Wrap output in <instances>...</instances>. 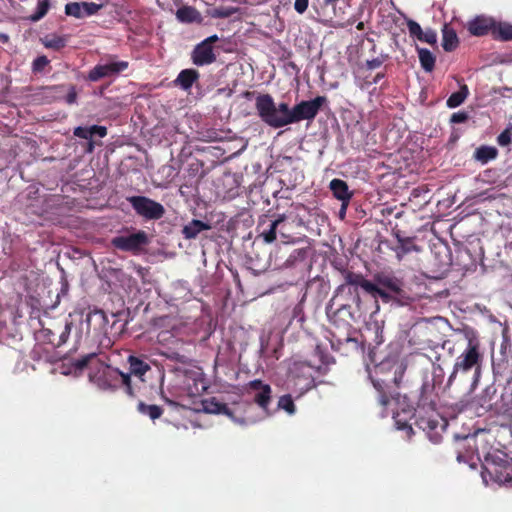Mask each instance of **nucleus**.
<instances>
[{
	"label": "nucleus",
	"mask_w": 512,
	"mask_h": 512,
	"mask_svg": "<svg viewBox=\"0 0 512 512\" xmlns=\"http://www.w3.org/2000/svg\"><path fill=\"white\" fill-rule=\"evenodd\" d=\"M242 96L247 100L255 99V108L260 119L269 127L282 128L290 124L307 120L312 121L324 105L328 103L326 96H317L311 100H303L290 107L287 102L275 103L273 97L266 93L245 91Z\"/></svg>",
	"instance_id": "nucleus-1"
},
{
	"label": "nucleus",
	"mask_w": 512,
	"mask_h": 512,
	"mask_svg": "<svg viewBox=\"0 0 512 512\" xmlns=\"http://www.w3.org/2000/svg\"><path fill=\"white\" fill-rule=\"evenodd\" d=\"M482 363L483 353L480 342L475 338H470L466 348L455 360L446 388L456 386L472 392L478 385Z\"/></svg>",
	"instance_id": "nucleus-2"
},
{
	"label": "nucleus",
	"mask_w": 512,
	"mask_h": 512,
	"mask_svg": "<svg viewBox=\"0 0 512 512\" xmlns=\"http://www.w3.org/2000/svg\"><path fill=\"white\" fill-rule=\"evenodd\" d=\"M376 290L372 292L374 298H380L384 303H395L399 306L410 305L416 300V294L400 278L389 274H377L374 278Z\"/></svg>",
	"instance_id": "nucleus-3"
},
{
	"label": "nucleus",
	"mask_w": 512,
	"mask_h": 512,
	"mask_svg": "<svg viewBox=\"0 0 512 512\" xmlns=\"http://www.w3.org/2000/svg\"><path fill=\"white\" fill-rule=\"evenodd\" d=\"M405 368L402 365H392L386 371V365L375 367L370 376L372 384L378 393L377 399L381 406L386 407L392 399L399 396L398 389L402 383Z\"/></svg>",
	"instance_id": "nucleus-4"
},
{
	"label": "nucleus",
	"mask_w": 512,
	"mask_h": 512,
	"mask_svg": "<svg viewBox=\"0 0 512 512\" xmlns=\"http://www.w3.org/2000/svg\"><path fill=\"white\" fill-rule=\"evenodd\" d=\"M127 362L129 364V373H123L116 369L114 370V373L116 374L115 379L120 381V383L125 388V392L129 396L134 397L135 392L131 385V375H134L141 381H144L143 376L151 369V367L143 359L134 355H130L127 359Z\"/></svg>",
	"instance_id": "nucleus-5"
},
{
	"label": "nucleus",
	"mask_w": 512,
	"mask_h": 512,
	"mask_svg": "<svg viewBox=\"0 0 512 512\" xmlns=\"http://www.w3.org/2000/svg\"><path fill=\"white\" fill-rule=\"evenodd\" d=\"M178 385L181 388L180 396L196 397L207 389L203 375L198 370H184L177 375Z\"/></svg>",
	"instance_id": "nucleus-6"
},
{
	"label": "nucleus",
	"mask_w": 512,
	"mask_h": 512,
	"mask_svg": "<svg viewBox=\"0 0 512 512\" xmlns=\"http://www.w3.org/2000/svg\"><path fill=\"white\" fill-rule=\"evenodd\" d=\"M126 199L136 214L147 220H158L165 214V208L161 203L146 196H130Z\"/></svg>",
	"instance_id": "nucleus-7"
},
{
	"label": "nucleus",
	"mask_w": 512,
	"mask_h": 512,
	"mask_svg": "<svg viewBox=\"0 0 512 512\" xmlns=\"http://www.w3.org/2000/svg\"><path fill=\"white\" fill-rule=\"evenodd\" d=\"M148 243L147 233L143 230L129 235L116 236L111 240L114 248L125 252H132L133 254L139 253Z\"/></svg>",
	"instance_id": "nucleus-8"
},
{
	"label": "nucleus",
	"mask_w": 512,
	"mask_h": 512,
	"mask_svg": "<svg viewBox=\"0 0 512 512\" xmlns=\"http://www.w3.org/2000/svg\"><path fill=\"white\" fill-rule=\"evenodd\" d=\"M290 381L293 382V388L299 391L300 395L309 391L315 386L312 367L304 362L294 363L291 368Z\"/></svg>",
	"instance_id": "nucleus-9"
},
{
	"label": "nucleus",
	"mask_w": 512,
	"mask_h": 512,
	"mask_svg": "<svg viewBox=\"0 0 512 512\" xmlns=\"http://www.w3.org/2000/svg\"><path fill=\"white\" fill-rule=\"evenodd\" d=\"M333 301L332 299L326 308V313L329 318V321L332 326L336 329L344 330L349 332L352 328V323L354 321V314L352 312V308L348 304H341L335 310L333 309Z\"/></svg>",
	"instance_id": "nucleus-10"
},
{
	"label": "nucleus",
	"mask_w": 512,
	"mask_h": 512,
	"mask_svg": "<svg viewBox=\"0 0 512 512\" xmlns=\"http://www.w3.org/2000/svg\"><path fill=\"white\" fill-rule=\"evenodd\" d=\"M247 396H249L255 404H257L264 411L268 410L271 403L272 389L269 384L264 383L259 379L252 380L244 386Z\"/></svg>",
	"instance_id": "nucleus-11"
},
{
	"label": "nucleus",
	"mask_w": 512,
	"mask_h": 512,
	"mask_svg": "<svg viewBox=\"0 0 512 512\" xmlns=\"http://www.w3.org/2000/svg\"><path fill=\"white\" fill-rule=\"evenodd\" d=\"M128 66L127 61H118L116 57H110L107 63L97 64L89 71L88 80L96 82L105 77L118 75L126 70Z\"/></svg>",
	"instance_id": "nucleus-12"
},
{
	"label": "nucleus",
	"mask_w": 512,
	"mask_h": 512,
	"mask_svg": "<svg viewBox=\"0 0 512 512\" xmlns=\"http://www.w3.org/2000/svg\"><path fill=\"white\" fill-rule=\"evenodd\" d=\"M285 220L286 216L284 214L278 215V217L274 220H270L267 218V216H264L259 220L257 225L259 236L265 243L274 242L277 238V232H279L282 237H286L282 230V224L285 222Z\"/></svg>",
	"instance_id": "nucleus-13"
},
{
	"label": "nucleus",
	"mask_w": 512,
	"mask_h": 512,
	"mask_svg": "<svg viewBox=\"0 0 512 512\" xmlns=\"http://www.w3.org/2000/svg\"><path fill=\"white\" fill-rule=\"evenodd\" d=\"M415 424L424 432L427 433L428 437L433 443H438L441 439L440 434L437 432L439 427V414L437 411H429L416 413L415 412Z\"/></svg>",
	"instance_id": "nucleus-14"
},
{
	"label": "nucleus",
	"mask_w": 512,
	"mask_h": 512,
	"mask_svg": "<svg viewBox=\"0 0 512 512\" xmlns=\"http://www.w3.org/2000/svg\"><path fill=\"white\" fill-rule=\"evenodd\" d=\"M468 32H512V25L481 15L469 23Z\"/></svg>",
	"instance_id": "nucleus-15"
},
{
	"label": "nucleus",
	"mask_w": 512,
	"mask_h": 512,
	"mask_svg": "<svg viewBox=\"0 0 512 512\" xmlns=\"http://www.w3.org/2000/svg\"><path fill=\"white\" fill-rule=\"evenodd\" d=\"M72 326L73 323L71 321H66L63 327L56 325L54 328H43L41 335L43 340L53 347H61L67 342Z\"/></svg>",
	"instance_id": "nucleus-16"
},
{
	"label": "nucleus",
	"mask_w": 512,
	"mask_h": 512,
	"mask_svg": "<svg viewBox=\"0 0 512 512\" xmlns=\"http://www.w3.org/2000/svg\"><path fill=\"white\" fill-rule=\"evenodd\" d=\"M344 284L338 287V290H343L345 286L354 287V291L349 289L350 293H355V300L357 303L360 302V297L357 293V288L361 287L364 291L372 295V292L376 290V286L370 280H367L362 274L347 271L344 274Z\"/></svg>",
	"instance_id": "nucleus-17"
},
{
	"label": "nucleus",
	"mask_w": 512,
	"mask_h": 512,
	"mask_svg": "<svg viewBox=\"0 0 512 512\" xmlns=\"http://www.w3.org/2000/svg\"><path fill=\"white\" fill-rule=\"evenodd\" d=\"M218 39L216 34H213L211 37L202 41L198 44L192 52V60L193 63L202 66L205 64H210L215 60V55L212 49V42Z\"/></svg>",
	"instance_id": "nucleus-18"
},
{
	"label": "nucleus",
	"mask_w": 512,
	"mask_h": 512,
	"mask_svg": "<svg viewBox=\"0 0 512 512\" xmlns=\"http://www.w3.org/2000/svg\"><path fill=\"white\" fill-rule=\"evenodd\" d=\"M435 386L433 383L424 382L420 389L419 399L417 403L416 413L436 411Z\"/></svg>",
	"instance_id": "nucleus-19"
},
{
	"label": "nucleus",
	"mask_w": 512,
	"mask_h": 512,
	"mask_svg": "<svg viewBox=\"0 0 512 512\" xmlns=\"http://www.w3.org/2000/svg\"><path fill=\"white\" fill-rule=\"evenodd\" d=\"M103 7V3L71 2L66 4L65 13L68 16H73L75 18L81 19L95 15Z\"/></svg>",
	"instance_id": "nucleus-20"
},
{
	"label": "nucleus",
	"mask_w": 512,
	"mask_h": 512,
	"mask_svg": "<svg viewBox=\"0 0 512 512\" xmlns=\"http://www.w3.org/2000/svg\"><path fill=\"white\" fill-rule=\"evenodd\" d=\"M233 407H228L226 404V416L230 417L233 421L239 424H248L251 422V417L247 415L248 410L252 409V404L249 402H233Z\"/></svg>",
	"instance_id": "nucleus-21"
},
{
	"label": "nucleus",
	"mask_w": 512,
	"mask_h": 512,
	"mask_svg": "<svg viewBox=\"0 0 512 512\" xmlns=\"http://www.w3.org/2000/svg\"><path fill=\"white\" fill-rule=\"evenodd\" d=\"M329 188L332 191L333 196L342 202V209H346L352 197V193L349 192L347 183L344 180L335 178L331 180Z\"/></svg>",
	"instance_id": "nucleus-22"
},
{
	"label": "nucleus",
	"mask_w": 512,
	"mask_h": 512,
	"mask_svg": "<svg viewBox=\"0 0 512 512\" xmlns=\"http://www.w3.org/2000/svg\"><path fill=\"white\" fill-rule=\"evenodd\" d=\"M198 78L199 73L197 70L184 69L178 74L175 80V84L181 87L183 90H188L192 87V85Z\"/></svg>",
	"instance_id": "nucleus-23"
},
{
	"label": "nucleus",
	"mask_w": 512,
	"mask_h": 512,
	"mask_svg": "<svg viewBox=\"0 0 512 512\" xmlns=\"http://www.w3.org/2000/svg\"><path fill=\"white\" fill-rule=\"evenodd\" d=\"M395 235L398 241V246L395 249L398 257L412 251H420L419 246H417L414 242V237H402L399 231Z\"/></svg>",
	"instance_id": "nucleus-24"
},
{
	"label": "nucleus",
	"mask_w": 512,
	"mask_h": 512,
	"mask_svg": "<svg viewBox=\"0 0 512 512\" xmlns=\"http://www.w3.org/2000/svg\"><path fill=\"white\" fill-rule=\"evenodd\" d=\"M498 156V150L494 146L481 145L476 148L474 152V159L481 164H487L488 162L496 159Z\"/></svg>",
	"instance_id": "nucleus-25"
},
{
	"label": "nucleus",
	"mask_w": 512,
	"mask_h": 512,
	"mask_svg": "<svg viewBox=\"0 0 512 512\" xmlns=\"http://www.w3.org/2000/svg\"><path fill=\"white\" fill-rule=\"evenodd\" d=\"M176 17L183 23H199L202 20L201 14L191 6L180 7L176 12Z\"/></svg>",
	"instance_id": "nucleus-26"
},
{
	"label": "nucleus",
	"mask_w": 512,
	"mask_h": 512,
	"mask_svg": "<svg viewBox=\"0 0 512 512\" xmlns=\"http://www.w3.org/2000/svg\"><path fill=\"white\" fill-rule=\"evenodd\" d=\"M40 40L45 48L54 51H59L64 48L68 41L65 36H59L58 34H44Z\"/></svg>",
	"instance_id": "nucleus-27"
},
{
	"label": "nucleus",
	"mask_w": 512,
	"mask_h": 512,
	"mask_svg": "<svg viewBox=\"0 0 512 512\" xmlns=\"http://www.w3.org/2000/svg\"><path fill=\"white\" fill-rule=\"evenodd\" d=\"M209 229V226L200 220H192L183 227L182 233L186 239L195 238L201 231Z\"/></svg>",
	"instance_id": "nucleus-28"
},
{
	"label": "nucleus",
	"mask_w": 512,
	"mask_h": 512,
	"mask_svg": "<svg viewBox=\"0 0 512 512\" xmlns=\"http://www.w3.org/2000/svg\"><path fill=\"white\" fill-rule=\"evenodd\" d=\"M200 403L201 410L206 413L219 414L224 412V403L218 401L215 397L202 399Z\"/></svg>",
	"instance_id": "nucleus-29"
},
{
	"label": "nucleus",
	"mask_w": 512,
	"mask_h": 512,
	"mask_svg": "<svg viewBox=\"0 0 512 512\" xmlns=\"http://www.w3.org/2000/svg\"><path fill=\"white\" fill-rule=\"evenodd\" d=\"M421 67L426 72H432L435 68V56L426 48H417Z\"/></svg>",
	"instance_id": "nucleus-30"
},
{
	"label": "nucleus",
	"mask_w": 512,
	"mask_h": 512,
	"mask_svg": "<svg viewBox=\"0 0 512 512\" xmlns=\"http://www.w3.org/2000/svg\"><path fill=\"white\" fill-rule=\"evenodd\" d=\"M139 413L148 416L151 420L159 419L163 414V409L158 405H148L142 401H139L137 405Z\"/></svg>",
	"instance_id": "nucleus-31"
},
{
	"label": "nucleus",
	"mask_w": 512,
	"mask_h": 512,
	"mask_svg": "<svg viewBox=\"0 0 512 512\" xmlns=\"http://www.w3.org/2000/svg\"><path fill=\"white\" fill-rule=\"evenodd\" d=\"M468 87L467 85H462L460 87V89L454 93H452L448 99H447V106L449 108H456L458 106H460L464 101L465 99L467 98L468 96Z\"/></svg>",
	"instance_id": "nucleus-32"
},
{
	"label": "nucleus",
	"mask_w": 512,
	"mask_h": 512,
	"mask_svg": "<svg viewBox=\"0 0 512 512\" xmlns=\"http://www.w3.org/2000/svg\"><path fill=\"white\" fill-rule=\"evenodd\" d=\"M50 8V0H38L36 11L28 16L30 21L36 22L42 19Z\"/></svg>",
	"instance_id": "nucleus-33"
},
{
	"label": "nucleus",
	"mask_w": 512,
	"mask_h": 512,
	"mask_svg": "<svg viewBox=\"0 0 512 512\" xmlns=\"http://www.w3.org/2000/svg\"><path fill=\"white\" fill-rule=\"evenodd\" d=\"M278 408L292 415L296 411V407L290 394L283 395L278 400Z\"/></svg>",
	"instance_id": "nucleus-34"
},
{
	"label": "nucleus",
	"mask_w": 512,
	"mask_h": 512,
	"mask_svg": "<svg viewBox=\"0 0 512 512\" xmlns=\"http://www.w3.org/2000/svg\"><path fill=\"white\" fill-rule=\"evenodd\" d=\"M458 34H443L442 47L446 52L454 51L459 45Z\"/></svg>",
	"instance_id": "nucleus-35"
},
{
	"label": "nucleus",
	"mask_w": 512,
	"mask_h": 512,
	"mask_svg": "<svg viewBox=\"0 0 512 512\" xmlns=\"http://www.w3.org/2000/svg\"><path fill=\"white\" fill-rule=\"evenodd\" d=\"M307 253L308 250L306 248L295 249L287 258L286 264L292 266L298 261H304L307 257Z\"/></svg>",
	"instance_id": "nucleus-36"
},
{
	"label": "nucleus",
	"mask_w": 512,
	"mask_h": 512,
	"mask_svg": "<svg viewBox=\"0 0 512 512\" xmlns=\"http://www.w3.org/2000/svg\"><path fill=\"white\" fill-rule=\"evenodd\" d=\"M49 64H50V60L46 56H44V55L38 56L32 62V72L34 74L43 73L45 68L48 67Z\"/></svg>",
	"instance_id": "nucleus-37"
},
{
	"label": "nucleus",
	"mask_w": 512,
	"mask_h": 512,
	"mask_svg": "<svg viewBox=\"0 0 512 512\" xmlns=\"http://www.w3.org/2000/svg\"><path fill=\"white\" fill-rule=\"evenodd\" d=\"M395 426L398 430L406 432V435L410 437L413 434V428L411 424L407 422L405 418L401 417V414L397 413L394 415Z\"/></svg>",
	"instance_id": "nucleus-38"
},
{
	"label": "nucleus",
	"mask_w": 512,
	"mask_h": 512,
	"mask_svg": "<svg viewBox=\"0 0 512 512\" xmlns=\"http://www.w3.org/2000/svg\"><path fill=\"white\" fill-rule=\"evenodd\" d=\"M95 357H96V353L93 352V353L86 354L79 359H76L73 363L75 370L82 371L84 368L87 367L88 363Z\"/></svg>",
	"instance_id": "nucleus-39"
},
{
	"label": "nucleus",
	"mask_w": 512,
	"mask_h": 512,
	"mask_svg": "<svg viewBox=\"0 0 512 512\" xmlns=\"http://www.w3.org/2000/svg\"><path fill=\"white\" fill-rule=\"evenodd\" d=\"M512 142V129L506 128L497 137V143L502 146H508Z\"/></svg>",
	"instance_id": "nucleus-40"
},
{
	"label": "nucleus",
	"mask_w": 512,
	"mask_h": 512,
	"mask_svg": "<svg viewBox=\"0 0 512 512\" xmlns=\"http://www.w3.org/2000/svg\"><path fill=\"white\" fill-rule=\"evenodd\" d=\"M499 468L500 467L497 466L496 464H492L490 467H487L486 469L490 475H494L499 481L506 482L511 480L510 474L506 473L505 475H503L502 473H500Z\"/></svg>",
	"instance_id": "nucleus-41"
},
{
	"label": "nucleus",
	"mask_w": 512,
	"mask_h": 512,
	"mask_svg": "<svg viewBox=\"0 0 512 512\" xmlns=\"http://www.w3.org/2000/svg\"><path fill=\"white\" fill-rule=\"evenodd\" d=\"M73 134H74V136L81 138V139H86V140L92 139L90 127L78 126L74 129Z\"/></svg>",
	"instance_id": "nucleus-42"
},
{
	"label": "nucleus",
	"mask_w": 512,
	"mask_h": 512,
	"mask_svg": "<svg viewBox=\"0 0 512 512\" xmlns=\"http://www.w3.org/2000/svg\"><path fill=\"white\" fill-rule=\"evenodd\" d=\"M469 115L465 111H459L456 113H453L450 118V122L454 124L464 123L468 120Z\"/></svg>",
	"instance_id": "nucleus-43"
},
{
	"label": "nucleus",
	"mask_w": 512,
	"mask_h": 512,
	"mask_svg": "<svg viewBox=\"0 0 512 512\" xmlns=\"http://www.w3.org/2000/svg\"><path fill=\"white\" fill-rule=\"evenodd\" d=\"M385 59H386V57L381 55L372 60H367L366 67L369 70L379 68L384 63Z\"/></svg>",
	"instance_id": "nucleus-44"
},
{
	"label": "nucleus",
	"mask_w": 512,
	"mask_h": 512,
	"mask_svg": "<svg viewBox=\"0 0 512 512\" xmlns=\"http://www.w3.org/2000/svg\"><path fill=\"white\" fill-rule=\"evenodd\" d=\"M91 137L93 135H98L101 138H104L107 135V128L105 126L100 125H92L90 126Z\"/></svg>",
	"instance_id": "nucleus-45"
},
{
	"label": "nucleus",
	"mask_w": 512,
	"mask_h": 512,
	"mask_svg": "<svg viewBox=\"0 0 512 512\" xmlns=\"http://www.w3.org/2000/svg\"><path fill=\"white\" fill-rule=\"evenodd\" d=\"M420 41L427 42L429 44H435L437 42V34H415Z\"/></svg>",
	"instance_id": "nucleus-46"
},
{
	"label": "nucleus",
	"mask_w": 512,
	"mask_h": 512,
	"mask_svg": "<svg viewBox=\"0 0 512 512\" xmlns=\"http://www.w3.org/2000/svg\"><path fill=\"white\" fill-rule=\"evenodd\" d=\"M308 3L309 0H295L294 8L298 13L302 14L307 10Z\"/></svg>",
	"instance_id": "nucleus-47"
},
{
	"label": "nucleus",
	"mask_w": 512,
	"mask_h": 512,
	"mask_svg": "<svg viewBox=\"0 0 512 512\" xmlns=\"http://www.w3.org/2000/svg\"><path fill=\"white\" fill-rule=\"evenodd\" d=\"M407 24H408L409 32H423L420 25L417 22L409 20L407 22Z\"/></svg>",
	"instance_id": "nucleus-48"
},
{
	"label": "nucleus",
	"mask_w": 512,
	"mask_h": 512,
	"mask_svg": "<svg viewBox=\"0 0 512 512\" xmlns=\"http://www.w3.org/2000/svg\"><path fill=\"white\" fill-rule=\"evenodd\" d=\"M76 99H77V93H76L75 89H74V88H72V89L68 92V94H67V96H66V101H67V103H68V104H73V103H75V102H76Z\"/></svg>",
	"instance_id": "nucleus-49"
},
{
	"label": "nucleus",
	"mask_w": 512,
	"mask_h": 512,
	"mask_svg": "<svg viewBox=\"0 0 512 512\" xmlns=\"http://www.w3.org/2000/svg\"><path fill=\"white\" fill-rule=\"evenodd\" d=\"M495 40L512 41V34H493Z\"/></svg>",
	"instance_id": "nucleus-50"
},
{
	"label": "nucleus",
	"mask_w": 512,
	"mask_h": 512,
	"mask_svg": "<svg viewBox=\"0 0 512 512\" xmlns=\"http://www.w3.org/2000/svg\"><path fill=\"white\" fill-rule=\"evenodd\" d=\"M246 147H247V142H243V141H242V145H241L240 149H238V150H237V151H235V152H231V155H230L229 157H234V156L238 155L240 152H242L243 150H245V149H246Z\"/></svg>",
	"instance_id": "nucleus-51"
},
{
	"label": "nucleus",
	"mask_w": 512,
	"mask_h": 512,
	"mask_svg": "<svg viewBox=\"0 0 512 512\" xmlns=\"http://www.w3.org/2000/svg\"><path fill=\"white\" fill-rule=\"evenodd\" d=\"M385 77V73L383 72H379L375 75L374 79H373V83L374 84H377L381 79H383Z\"/></svg>",
	"instance_id": "nucleus-52"
},
{
	"label": "nucleus",
	"mask_w": 512,
	"mask_h": 512,
	"mask_svg": "<svg viewBox=\"0 0 512 512\" xmlns=\"http://www.w3.org/2000/svg\"><path fill=\"white\" fill-rule=\"evenodd\" d=\"M344 341H345L346 343H352V344H354V345H357V340H356V339H354V338H352V337H350V335H349L348 333L346 334V336H345V338H344Z\"/></svg>",
	"instance_id": "nucleus-53"
},
{
	"label": "nucleus",
	"mask_w": 512,
	"mask_h": 512,
	"mask_svg": "<svg viewBox=\"0 0 512 512\" xmlns=\"http://www.w3.org/2000/svg\"><path fill=\"white\" fill-rule=\"evenodd\" d=\"M94 150V142L90 139L87 143L86 152L91 153Z\"/></svg>",
	"instance_id": "nucleus-54"
},
{
	"label": "nucleus",
	"mask_w": 512,
	"mask_h": 512,
	"mask_svg": "<svg viewBox=\"0 0 512 512\" xmlns=\"http://www.w3.org/2000/svg\"><path fill=\"white\" fill-rule=\"evenodd\" d=\"M9 40L8 34H0V43H7Z\"/></svg>",
	"instance_id": "nucleus-55"
},
{
	"label": "nucleus",
	"mask_w": 512,
	"mask_h": 512,
	"mask_svg": "<svg viewBox=\"0 0 512 512\" xmlns=\"http://www.w3.org/2000/svg\"><path fill=\"white\" fill-rule=\"evenodd\" d=\"M356 28H357L358 30H363V29H364V23H363V22H359V23L357 24Z\"/></svg>",
	"instance_id": "nucleus-56"
},
{
	"label": "nucleus",
	"mask_w": 512,
	"mask_h": 512,
	"mask_svg": "<svg viewBox=\"0 0 512 512\" xmlns=\"http://www.w3.org/2000/svg\"><path fill=\"white\" fill-rule=\"evenodd\" d=\"M442 32L443 33H446V32H454L453 30H449L447 25H444L443 29H442Z\"/></svg>",
	"instance_id": "nucleus-57"
},
{
	"label": "nucleus",
	"mask_w": 512,
	"mask_h": 512,
	"mask_svg": "<svg viewBox=\"0 0 512 512\" xmlns=\"http://www.w3.org/2000/svg\"><path fill=\"white\" fill-rule=\"evenodd\" d=\"M163 398H164V400H165L168 404H175V402H174V401H172V400H170V399H168V398H166V397H163Z\"/></svg>",
	"instance_id": "nucleus-58"
},
{
	"label": "nucleus",
	"mask_w": 512,
	"mask_h": 512,
	"mask_svg": "<svg viewBox=\"0 0 512 512\" xmlns=\"http://www.w3.org/2000/svg\"><path fill=\"white\" fill-rule=\"evenodd\" d=\"M345 211H346V209H342V208H341V210H340V215H344V214H345Z\"/></svg>",
	"instance_id": "nucleus-59"
},
{
	"label": "nucleus",
	"mask_w": 512,
	"mask_h": 512,
	"mask_svg": "<svg viewBox=\"0 0 512 512\" xmlns=\"http://www.w3.org/2000/svg\"><path fill=\"white\" fill-rule=\"evenodd\" d=\"M90 318H91V313H88V315H87V322L90 321Z\"/></svg>",
	"instance_id": "nucleus-60"
},
{
	"label": "nucleus",
	"mask_w": 512,
	"mask_h": 512,
	"mask_svg": "<svg viewBox=\"0 0 512 512\" xmlns=\"http://www.w3.org/2000/svg\"><path fill=\"white\" fill-rule=\"evenodd\" d=\"M225 15L228 17L230 15V11L226 9Z\"/></svg>",
	"instance_id": "nucleus-61"
},
{
	"label": "nucleus",
	"mask_w": 512,
	"mask_h": 512,
	"mask_svg": "<svg viewBox=\"0 0 512 512\" xmlns=\"http://www.w3.org/2000/svg\"><path fill=\"white\" fill-rule=\"evenodd\" d=\"M225 151H226V152L231 151V148H230V147H226V148H225Z\"/></svg>",
	"instance_id": "nucleus-62"
},
{
	"label": "nucleus",
	"mask_w": 512,
	"mask_h": 512,
	"mask_svg": "<svg viewBox=\"0 0 512 512\" xmlns=\"http://www.w3.org/2000/svg\"><path fill=\"white\" fill-rule=\"evenodd\" d=\"M97 313L103 314V311H96L95 314H97Z\"/></svg>",
	"instance_id": "nucleus-63"
},
{
	"label": "nucleus",
	"mask_w": 512,
	"mask_h": 512,
	"mask_svg": "<svg viewBox=\"0 0 512 512\" xmlns=\"http://www.w3.org/2000/svg\"><path fill=\"white\" fill-rule=\"evenodd\" d=\"M337 341H338V343L340 344V343H341V341H342V339H341V338H338V339H337Z\"/></svg>",
	"instance_id": "nucleus-64"
}]
</instances>
